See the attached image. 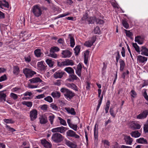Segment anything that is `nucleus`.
Returning a JSON list of instances; mask_svg holds the SVG:
<instances>
[{
  "mask_svg": "<svg viewBox=\"0 0 148 148\" xmlns=\"http://www.w3.org/2000/svg\"><path fill=\"white\" fill-rule=\"evenodd\" d=\"M43 10L40 5H34L32 8L31 12L35 17L38 18L40 17L42 14Z\"/></svg>",
  "mask_w": 148,
  "mask_h": 148,
  "instance_id": "nucleus-1",
  "label": "nucleus"
},
{
  "mask_svg": "<svg viewBox=\"0 0 148 148\" xmlns=\"http://www.w3.org/2000/svg\"><path fill=\"white\" fill-rule=\"evenodd\" d=\"M60 91L64 93L65 97L68 100L71 99L75 95L74 93L71 91L65 88H62Z\"/></svg>",
  "mask_w": 148,
  "mask_h": 148,
  "instance_id": "nucleus-2",
  "label": "nucleus"
},
{
  "mask_svg": "<svg viewBox=\"0 0 148 148\" xmlns=\"http://www.w3.org/2000/svg\"><path fill=\"white\" fill-rule=\"evenodd\" d=\"M23 72L27 78H30L36 74V73L32 70L27 68L23 69Z\"/></svg>",
  "mask_w": 148,
  "mask_h": 148,
  "instance_id": "nucleus-3",
  "label": "nucleus"
},
{
  "mask_svg": "<svg viewBox=\"0 0 148 148\" xmlns=\"http://www.w3.org/2000/svg\"><path fill=\"white\" fill-rule=\"evenodd\" d=\"M51 138L53 141L55 142H60L63 139L62 135L58 133H55L53 135Z\"/></svg>",
  "mask_w": 148,
  "mask_h": 148,
  "instance_id": "nucleus-4",
  "label": "nucleus"
},
{
  "mask_svg": "<svg viewBox=\"0 0 148 148\" xmlns=\"http://www.w3.org/2000/svg\"><path fill=\"white\" fill-rule=\"evenodd\" d=\"M96 39V37L95 36H93L92 37L90 38L88 41L85 42L84 43V45L87 47H90L95 42Z\"/></svg>",
  "mask_w": 148,
  "mask_h": 148,
  "instance_id": "nucleus-5",
  "label": "nucleus"
},
{
  "mask_svg": "<svg viewBox=\"0 0 148 148\" xmlns=\"http://www.w3.org/2000/svg\"><path fill=\"white\" fill-rule=\"evenodd\" d=\"M74 63L73 60L66 59L65 61L61 62L60 65L61 67L67 66H73L74 65Z\"/></svg>",
  "mask_w": 148,
  "mask_h": 148,
  "instance_id": "nucleus-6",
  "label": "nucleus"
},
{
  "mask_svg": "<svg viewBox=\"0 0 148 148\" xmlns=\"http://www.w3.org/2000/svg\"><path fill=\"white\" fill-rule=\"evenodd\" d=\"M37 66L41 71H45L46 69L47 65L44 61H41L37 63Z\"/></svg>",
  "mask_w": 148,
  "mask_h": 148,
  "instance_id": "nucleus-7",
  "label": "nucleus"
},
{
  "mask_svg": "<svg viewBox=\"0 0 148 148\" xmlns=\"http://www.w3.org/2000/svg\"><path fill=\"white\" fill-rule=\"evenodd\" d=\"M66 136L67 137H74L75 138L78 139L79 136L76 133L72 130H69L66 132Z\"/></svg>",
  "mask_w": 148,
  "mask_h": 148,
  "instance_id": "nucleus-8",
  "label": "nucleus"
},
{
  "mask_svg": "<svg viewBox=\"0 0 148 148\" xmlns=\"http://www.w3.org/2000/svg\"><path fill=\"white\" fill-rule=\"evenodd\" d=\"M38 112L35 109L31 110L29 112V116L31 121H34L37 117Z\"/></svg>",
  "mask_w": 148,
  "mask_h": 148,
  "instance_id": "nucleus-9",
  "label": "nucleus"
},
{
  "mask_svg": "<svg viewBox=\"0 0 148 148\" xmlns=\"http://www.w3.org/2000/svg\"><path fill=\"white\" fill-rule=\"evenodd\" d=\"M148 115V110H144L140 114L136 116V118L139 119H143L146 118Z\"/></svg>",
  "mask_w": 148,
  "mask_h": 148,
  "instance_id": "nucleus-10",
  "label": "nucleus"
},
{
  "mask_svg": "<svg viewBox=\"0 0 148 148\" xmlns=\"http://www.w3.org/2000/svg\"><path fill=\"white\" fill-rule=\"evenodd\" d=\"M61 54L62 57V58H69L72 55V53L69 50H64L62 51Z\"/></svg>",
  "mask_w": 148,
  "mask_h": 148,
  "instance_id": "nucleus-11",
  "label": "nucleus"
},
{
  "mask_svg": "<svg viewBox=\"0 0 148 148\" xmlns=\"http://www.w3.org/2000/svg\"><path fill=\"white\" fill-rule=\"evenodd\" d=\"M130 127L132 130L139 129L141 127V125L138 123L132 121L129 123Z\"/></svg>",
  "mask_w": 148,
  "mask_h": 148,
  "instance_id": "nucleus-12",
  "label": "nucleus"
},
{
  "mask_svg": "<svg viewBox=\"0 0 148 148\" xmlns=\"http://www.w3.org/2000/svg\"><path fill=\"white\" fill-rule=\"evenodd\" d=\"M64 72L59 70L53 74V77L55 79L61 78L65 73Z\"/></svg>",
  "mask_w": 148,
  "mask_h": 148,
  "instance_id": "nucleus-13",
  "label": "nucleus"
},
{
  "mask_svg": "<svg viewBox=\"0 0 148 148\" xmlns=\"http://www.w3.org/2000/svg\"><path fill=\"white\" fill-rule=\"evenodd\" d=\"M147 60V58L139 55L137 56V61L139 63H145Z\"/></svg>",
  "mask_w": 148,
  "mask_h": 148,
  "instance_id": "nucleus-14",
  "label": "nucleus"
},
{
  "mask_svg": "<svg viewBox=\"0 0 148 148\" xmlns=\"http://www.w3.org/2000/svg\"><path fill=\"white\" fill-rule=\"evenodd\" d=\"M124 140L127 145H132L133 141V139L130 136H125Z\"/></svg>",
  "mask_w": 148,
  "mask_h": 148,
  "instance_id": "nucleus-15",
  "label": "nucleus"
},
{
  "mask_svg": "<svg viewBox=\"0 0 148 148\" xmlns=\"http://www.w3.org/2000/svg\"><path fill=\"white\" fill-rule=\"evenodd\" d=\"M31 83L34 84L38 83H42L44 82L39 77L33 78L29 80Z\"/></svg>",
  "mask_w": 148,
  "mask_h": 148,
  "instance_id": "nucleus-16",
  "label": "nucleus"
},
{
  "mask_svg": "<svg viewBox=\"0 0 148 148\" xmlns=\"http://www.w3.org/2000/svg\"><path fill=\"white\" fill-rule=\"evenodd\" d=\"M39 119L40 123L42 124H45L46 123L48 122L47 118L45 116H40L39 117Z\"/></svg>",
  "mask_w": 148,
  "mask_h": 148,
  "instance_id": "nucleus-17",
  "label": "nucleus"
},
{
  "mask_svg": "<svg viewBox=\"0 0 148 148\" xmlns=\"http://www.w3.org/2000/svg\"><path fill=\"white\" fill-rule=\"evenodd\" d=\"M47 115H48L49 116L48 117L49 120L51 125H53L54 121V119L55 118V115L52 113L49 112L46 114Z\"/></svg>",
  "mask_w": 148,
  "mask_h": 148,
  "instance_id": "nucleus-18",
  "label": "nucleus"
},
{
  "mask_svg": "<svg viewBox=\"0 0 148 148\" xmlns=\"http://www.w3.org/2000/svg\"><path fill=\"white\" fill-rule=\"evenodd\" d=\"M141 51L142 55L148 56V49L145 46L142 47Z\"/></svg>",
  "mask_w": 148,
  "mask_h": 148,
  "instance_id": "nucleus-19",
  "label": "nucleus"
},
{
  "mask_svg": "<svg viewBox=\"0 0 148 148\" xmlns=\"http://www.w3.org/2000/svg\"><path fill=\"white\" fill-rule=\"evenodd\" d=\"M68 38L70 41V46L73 47L75 45V42L73 35L72 34H69Z\"/></svg>",
  "mask_w": 148,
  "mask_h": 148,
  "instance_id": "nucleus-20",
  "label": "nucleus"
},
{
  "mask_svg": "<svg viewBox=\"0 0 148 148\" xmlns=\"http://www.w3.org/2000/svg\"><path fill=\"white\" fill-rule=\"evenodd\" d=\"M66 144L69 147L71 148H76L77 145L75 143H73L69 140H66Z\"/></svg>",
  "mask_w": 148,
  "mask_h": 148,
  "instance_id": "nucleus-21",
  "label": "nucleus"
},
{
  "mask_svg": "<svg viewBox=\"0 0 148 148\" xmlns=\"http://www.w3.org/2000/svg\"><path fill=\"white\" fill-rule=\"evenodd\" d=\"M136 142L139 144H147V142L146 139L143 138H140L136 140Z\"/></svg>",
  "mask_w": 148,
  "mask_h": 148,
  "instance_id": "nucleus-22",
  "label": "nucleus"
},
{
  "mask_svg": "<svg viewBox=\"0 0 148 148\" xmlns=\"http://www.w3.org/2000/svg\"><path fill=\"white\" fill-rule=\"evenodd\" d=\"M65 109L68 113L71 114L73 115H75L76 113L75 111L74 108H65Z\"/></svg>",
  "mask_w": 148,
  "mask_h": 148,
  "instance_id": "nucleus-23",
  "label": "nucleus"
},
{
  "mask_svg": "<svg viewBox=\"0 0 148 148\" xmlns=\"http://www.w3.org/2000/svg\"><path fill=\"white\" fill-rule=\"evenodd\" d=\"M41 143L45 148H51V144L46 140H42Z\"/></svg>",
  "mask_w": 148,
  "mask_h": 148,
  "instance_id": "nucleus-24",
  "label": "nucleus"
},
{
  "mask_svg": "<svg viewBox=\"0 0 148 148\" xmlns=\"http://www.w3.org/2000/svg\"><path fill=\"white\" fill-rule=\"evenodd\" d=\"M82 68V67L81 64H79L77 66V68L76 70V73L77 75L79 77H81Z\"/></svg>",
  "mask_w": 148,
  "mask_h": 148,
  "instance_id": "nucleus-25",
  "label": "nucleus"
},
{
  "mask_svg": "<svg viewBox=\"0 0 148 148\" xmlns=\"http://www.w3.org/2000/svg\"><path fill=\"white\" fill-rule=\"evenodd\" d=\"M92 22H96L97 23L101 24H103L104 23V21L103 20L99 19H97L95 17H93L92 18V20L91 21V22H90V23H91Z\"/></svg>",
  "mask_w": 148,
  "mask_h": 148,
  "instance_id": "nucleus-26",
  "label": "nucleus"
},
{
  "mask_svg": "<svg viewBox=\"0 0 148 148\" xmlns=\"http://www.w3.org/2000/svg\"><path fill=\"white\" fill-rule=\"evenodd\" d=\"M51 95L54 98H58L60 96V93L59 92L54 91L51 93Z\"/></svg>",
  "mask_w": 148,
  "mask_h": 148,
  "instance_id": "nucleus-27",
  "label": "nucleus"
},
{
  "mask_svg": "<svg viewBox=\"0 0 148 148\" xmlns=\"http://www.w3.org/2000/svg\"><path fill=\"white\" fill-rule=\"evenodd\" d=\"M130 135L132 137L137 138L140 136L141 134L138 131H137L132 132L130 133Z\"/></svg>",
  "mask_w": 148,
  "mask_h": 148,
  "instance_id": "nucleus-28",
  "label": "nucleus"
},
{
  "mask_svg": "<svg viewBox=\"0 0 148 148\" xmlns=\"http://www.w3.org/2000/svg\"><path fill=\"white\" fill-rule=\"evenodd\" d=\"M64 71L69 74H74V70L71 67H66L64 69Z\"/></svg>",
  "mask_w": 148,
  "mask_h": 148,
  "instance_id": "nucleus-29",
  "label": "nucleus"
},
{
  "mask_svg": "<svg viewBox=\"0 0 148 148\" xmlns=\"http://www.w3.org/2000/svg\"><path fill=\"white\" fill-rule=\"evenodd\" d=\"M94 131L95 141H97L98 140V130L96 128V125L95 126Z\"/></svg>",
  "mask_w": 148,
  "mask_h": 148,
  "instance_id": "nucleus-30",
  "label": "nucleus"
},
{
  "mask_svg": "<svg viewBox=\"0 0 148 148\" xmlns=\"http://www.w3.org/2000/svg\"><path fill=\"white\" fill-rule=\"evenodd\" d=\"M119 63L120 65V71H123L125 66V62L122 60L120 59L119 60Z\"/></svg>",
  "mask_w": 148,
  "mask_h": 148,
  "instance_id": "nucleus-31",
  "label": "nucleus"
},
{
  "mask_svg": "<svg viewBox=\"0 0 148 148\" xmlns=\"http://www.w3.org/2000/svg\"><path fill=\"white\" fill-rule=\"evenodd\" d=\"M45 62L49 67H52L53 66L54 62L52 61V60L49 59H47L46 60Z\"/></svg>",
  "mask_w": 148,
  "mask_h": 148,
  "instance_id": "nucleus-32",
  "label": "nucleus"
},
{
  "mask_svg": "<svg viewBox=\"0 0 148 148\" xmlns=\"http://www.w3.org/2000/svg\"><path fill=\"white\" fill-rule=\"evenodd\" d=\"M23 105L26 106L27 107L31 108L32 106V102L30 101H23L22 102Z\"/></svg>",
  "mask_w": 148,
  "mask_h": 148,
  "instance_id": "nucleus-33",
  "label": "nucleus"
},
{
  "mask_svg": "<svg viewBox=\"0 0 148 148\" xmlns=\"http://www.w3.org/2000/svg\"><path fill=\"white\" fill-rule=\"evenodd\" d=\"M135 41L140 45H141L143 43V40L140 36L136 37L135 39Z\"/></svg>",
  "mask_w": 148,
  "mask_h": 148,
  "instance_id": "nucleus-34",
  "label": "nucleus"
},
{
  "mask_svg": "<svg viewBox=\"0 0 148 148\" xmlns=\"http://www.w3.org/2000/svg\"><path fill=\"white\" fill-rule=\"evenodd\" d=\"M67 86L68 87L70 88L75 90H77L76 86L73 83H69L67 84Z\"/></svg>",
  "mask_w": 148,
  "mask_h": 148,
  "instance_id": "nucleus-35",
  "label": "nucleus"
},
{
  "mask_svg": "<svg viewBox=\"0 0 148 148\" xmlns=\"http://www.w3.org/2000/svg\"><path fill=\"white\" fill-rule=\"evenodd\" d=\"M34 53L36 56L38 57H40L42 54L40 49H36L34 51Z\"/></svg>",
  "mask_w": 148,
  "mask_h": 148,
  "instance_id": "nucleus-36",
  "label": "nucleus"
},
{
  "mask_svg": "<svg viewBox=\"0 0 148 148\" xmlns=\"http://www.w3.org/2000/svg\"><path fill=\"white\" fill-rule=\"evenodd\" d=\"M67 129L66 127L63 126L58 127V132L62 134L64 133Z\"/></svg>",
  "mask_w": 148,
  "mask_h": 148,
  "instance_id": "nucleus-37",
  "label": "nucleus"
},
{
  "mask_svg": "<svg viewBox=\"0 0 148 148\" xmlns=\"http://www.w3.org/2000/svg\"><path fill=\"white\" fill-rule=\"evenodd\" d=\"M81 49L80 46L79 45H77L75 47L74 49L75 55H77L79 53Z\"/></svg>",
  "mask_w": 148,
  "mask_h": 148,
  "instance_id": "nucleus-38",
  "label": "nucleus"
},
{
  "mask_svg": "<svg viewBox=\"0 0 148 148\" xmlns=\"http://www.w3.org/2000/svg\"><path fill=\"white\" fill-rule=\"evenodd\" d=\"M58 42L59 43L62 45V46H61L62 49H64V47L65 46V45H64L65 43L64 39L62 38H60L58 40Z\"/></svg>",
  "mask_w": 148,
  "mask_h": 148,
  "instance_id": "nucleus-39",
  "label": "nucleus"
},
{
  "mask_svg": "<svg viewBox=\"0 0 148 148\" xmlns=\"http://www.w3.org/2000/svg\"><path fill=\"white\" fill-rule=\"evenodd\" d=\"M6 95L2 91L0 92V101L3 100H5Z\"/></svg>",
  "mask_w": 148,
  "mask_h": 148,
  "instance_id": "nucleus-40",
  "label": "nucleus"
},
{
  "mask_svg": "<svg viewBox=\"0 0 148 148\" xmlns=\"http://www.w3.org/2000/svg\"><path fill=\"white\" fill-rule=\"evenodd\" d=\"M19 72V68L17 66H15L13 67V72L15 75H18Z\"/></svg>",
  "mask_w": 148,
  "mask_h": 148,
  "instance_id": "nucleus-41",
  "label": "nucleus"
},
{
  "mask_svg": "<svg viewBox=\"0 0 148 148\" xmlns=\"http://www.w3.org/2000/svg\"><path fill=\"white\" fill-rule=\"evenodd\" d=\"M49 56L54 58H56L58 57V55L56 54L54 52L50 51Z\"/></svg>",
  "mask_w": 148,
  "mask_h": 148,
  "instance_id": "nucleus-42",
  "label": "nucleus"
},
{
  "mask_svg": "<svg viewBox=\"0 0 148 148\" xmlns=\"http://www.w3.org/2000/svg\"><path fill=\"white\" fill-rule=\"evenodd\" d=\"M69 76L71 78V79H69L68 80L70 81H72V80H77L78 78V77L76 75L74 74H73L70 75Z\"/></svg>",
  "mask_w": 148,
  "mask_h": 148,
  "instance_id": "nucleus-43",
  "label": "nucleus"
},
{
  "mask_svg": "<svg viewBox=\"0 0 148 148\" xmlns=\"http://www.w3.org/2000/svg\"><path fill=\"white\" fill-rule=\"evenodd\" d=\"M1 8H2L3 7H5L8 8H9V5L8 3L5 0H3L2 1Z\"/></svg>",
  "mask_w": 148,
  "mask_h": 148,
  "instance_id": "nucleus-44",
  "label": "nucleus"
},
{
  "mask_svg": "<svg viewBox=\"0 0 148 148\" xmlns=\"http://www.w3.org/2000/svg\"><path fill=\"white\" fill-rule=\"evenodd\" d=\"M133 46L135 48L136 51L138 53H140V51L139 47L136 43H133L132 44Z\"/></svg>",
  "mask_w": 148,
  "mask_h": 148,
  "instance_id": "nucleus-45",
  "label": "nucleus"
},
{
  "mask_svg": "<svg viewBox=\"0 0 148 148\" xmlns=\"http://www.w3.org/2000/svg\"><path fill=\"white\" fill-rule=\"evenodd\" d=\"M110 101L108 100L106 103L105 108V110L106 113H107L108 112V110L110 107Z\"/></svg>",
  "mask_w": 148,
  "mask_h": 148,
  "instance_id": "nucleus-46",
  "label": "nucleus"
},
{
  "mask_svg": "<svg viewBox=\"0 0 148 148\" xmlns=\"http://www.w3.org/2000/svg\"><path fill=\"white\" fill-rule=\"evenodd\" d=\"M44 99L45 101L49 103H52L53 101V99L51 97L48 96L44 98Z\"/></svg>",
  "mask_w": 148,
  "mask_h": 148,
  "instance_id": "nucleus-47",
  "label": "nucleus"
},
{
  "mask_svg": "<svg viewBox=\"0 0 148 148\" xmlns=\"http://www.w3.org/2000/svg\"><path fill=\"white\" fill-rule=\"evenodd\" d=\"M58 119L60 121V123L64 126H66L67 124L66 121L60 117H58Z\"/></svg>",
  "mask_w": 148,
  "mask_h": 148,
  "instance_id": "nucleus-48",
  "label": "nucleus"
},
{
  "mask_svg": "<svg viewBox=\"0 0 148 148\" xmlns=\"http://www.w3.org/2000/svg\"><path fill=\"white\" fill-rule=\"evenodd\" d=\"M10 97L14 100L17 99L18 98V95L12 92L10 94Z\"/></svg>",
  "mask_w": 148,
  "mask_h": 148,
  "instance_id": "nucleus-49",
  "label": "nucleus"
},
{
  "mask_svg": "<svg viewBox=\"0 0 148 148\" xmlns=\"http://www.w3.org/2000/svg\"><path fill=\"white\" fill-rule=\"evenodd\" d=\"M50 107L54 110H58V108L57 106L53 103H51L50 104Z\"/></svg>",
  "mask_w": 148,
  "mask_h": 148,
  "instance_id": "nucleus-50",
  "label": "nucleus"
},
{
  "mask_svg": "<svg viewBox=\"0 0 148 148\" xmlns=\"http://www.w3.org/2000/svg\"><path fill=\"white\" fill-rule=\"evenodd\" d=\"M60 50L59 48L57 47H53L51 48L50 51L55 52L58 51Z\"/></svg>",
  "mask_w": 148,
  "mask_h": 148,
  "instance_id": "nucleus-51",
  "label": "nucleus"
},
{
  "mask_svg": "<svg viewBox=\"0 0 148 148\" xmlns=\"http://www.w3.org/2000/svg\"><path fill=\"white\" fill-rule=\"evenodd\" d=\"M122 23L123 26L125 28L127 29L129 27V25L127 22L125 20H123L122 21Z\"/></svg>",
  "mask_w": 148,
  "mask_h": 148,
  "instance_id": "nucleus-52",
  "label": "nucleus"
},
{
  "mask_svg": "<svg viewBox=\"0 0 148 148\" xmlns=\"http://www.w3.org/2000/svg\"><path fill=\"white\" fill-rule=\"evenodd\" d=\"M69 127L74 130L76 131L77 130V126L76 125H75L73 124H71V125H70V126Z\"/></svg>",
  "mask_w": 148,
  "mask_h": 148,
  "instance_id": "nucleus-53",
  "label": "nucleus"
},
{
  "mask_svg": "<svg viewBox=\"0 0 148 148\" xmlns=\"http://www.w3.org/2000/svg\"><path fill=\"white\" fill-rule=\"evenodd\" d=\"M4 121L7 123H14V121H13L12 119H4Z\"/></svg>",
  "mask_w": 148,
  "mask_h": 148,
  "instance_id": "nucleus-54",
  "label": "nucleus"
},
{
  "mask_svg": "<svg viewBox=\"0 0 148 148\" xmlns=\"http://www.w3.org/2000/svg\"><path fill=\"white\" fill-rule=\"evenodd\" d=\"M130 93L131 96L133 98H135L137 95L136 92L134 90H132Z\"/></svg>",
  "mask_w": 148,
  "mask_h": 148,
  "instance_id": "nucleus-55",
  "label": "nucleus"
},
{
  "mask_svg": "<svg viewBox=\"0 0 148 148\" xmlns=\"http://www.w3.org/2000/svg\"><path fill=\"white\" fill-rule=\"evenodd\" d=\"M70 13L69 12H66L64 14H62L59 15L58 16H57L56 18H60L63 17H65L69 15Z\"/></svg>",
  "mask_w": 148,
  "mask_h": 148,
  "instance_id": "nucleus-56",
  "label": "nucleus"
},
{
  "mask_svg": "<svg viewBox=\"0 0 148 148\" xmlns=\"http://www.w3.org/2000/svg\"><path fill=\"white\" fill-rule=\"evenodd\" d=\"M143 95L145 99L147 101H148V96L146 92V90L144 89L143 90Z\"/></svg>",
  "mask_w": 148,
  "mask_h": 148,
  "instance_id": "nucleus-57",
  "label": "nucleus"
},
{
  "mask_svg": "<svg viewBox=\"0 0 148 148\" xmlns=\"http://www.w3.org/2000/svg\"><path fill=\"white\" fill-rule=\"evenodd\" d=\"M25 61L27 63H29L31 61V58L30 56H28L24 58Z\"/></svg>",
  "mask_w": 148,
  "mask_h": 148,
  "instance_id": "nucleus-58",
  "label": "nucleus"
},
{
  "mask_svg": "<svg viewBox=\"0 0 148 148\" xmlns=\"http://www.w3.org/2000/svg\"><path fill=\"white\" fill-rule=\"evenodd\" d=\"M84 58H86V59H88L89 51H88L87 50L84 52Z\"/></svg>",
  "mask_w": 148,
  "mask_h": 148,
  "instance_id": "nucleus-59",
  "label": "nucleus"
},
{
  "mask_svg": "<svg viewBox=\"0 0 148 148\" xmlns=\"http://www.w3.org/2000/svg\"><path fill=\"white\" fill-rule=\"evenodd\" d=\"M102 97H100V100H98V104L97 106L96 110L97 111H98V109H99L100 105L101 104L102 101Z\"/></svg>",
  "mask_w": 148,
  "mask_h": 148,
  "instance_id": "nucleus-60",
  "label": "nucleus"
},
{
  "mask_svg": "<svg viewBox=\"0 0 148 148\" xmlns=\"http://www.w3.org/2000/svg\"><path fill=\"white\" fill-rule=\"evenodd\" d=\"M94 33L95 34H99L100 33L99 28V27H96L95 28Z\"/></svg>",
  "mask_w": 148,
  "mask_h": 148,
  "instance_id": "nucleus-61",
  "label": "nucleus"
},
{
  "mask_svg": "<svg viewBox=\"0 0 148 148\" xmlns=\"http://www.w3.org/2000/svg\"><path fill=\"white\" fill-rule=\"evenodd\" d=\"M7 79L6 75L4 74L0 77V82L6 80Z\"/></svg>",
  "mask_w": 148,
  "mask_h": 148,
  "instance_id": "nucleus-62",
  "label": "nucleus"
},
{
  "mask_svg": "<svg viewBox=\"0 0 148 148\" xmlns=\"http://www.w3.org/2000/svg\"><path fill=\"white\" fill-rule=\"evenodd\" d=\"M21 90V88L19 87H15L11 89V91L12 92H16Z\"/></svg>",
  "mask_w": 148,
  "mask_h": 148,
  "instance_id": "nucleus-63",
  "label": "nucleus"
},
{
  "mask_svg": "<svg viewBox=\"0 0 148 148\" xmlns=\"http://www.w3.org/2000/svg\"><path fill=\"white\" fill-rule=\"evenodd\" d=\"M125 33L127 36L131 37L132 36V33L131 32H130L129 31H128L125 30Z\"/></svg>",
  "mask_w": 148,
  "mask_h": 148,
  "instance_id": "nucleus-64",
  "label": "nucleus"
}]
</instances>
